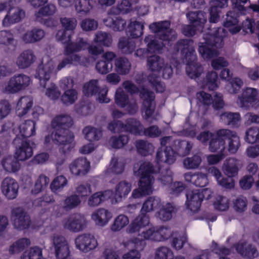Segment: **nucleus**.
<instances>
[{"instance_id": "f257e3e1", "label": "nucleus", "mask_w": 259, "mask_h": 259, "mask_svg": "<svg viewBox=\"0 0 259 259\" xmlns=\"http://www.w3.org/2000/svg\"><path fill=\"white\" fill-rule=\"evenodd\" d=\"M176 153L170 147H166L164 151L158 150L156 154V161L159 167L154 168L149 161H144L134 165V172L135 176L140 178L139 188L135 189L132 196L134 198H139L143 195H149L153 192L154 177L152 176L157 172L160 173L159 180L163 185H166L172 181V172L165 167V170L161 169L164 167L163 164H172L176 160Z\"/></svg>"}, {"instance_id": "f03ea898", "label": "nucleus", "mask_w": 259, "mask_h": 259, "mask_svg": "<svg viewBox=\"0 0 259 259\" xmlns=\"http://www.w3.org/2000/svg\"><path fill=\"white\" fill-rule=\"evenodd\" d=\"M72 124L71 117L65 114L56 116L52 121L53 128L51 135L52 141L56 144L62 145L63 153L70 150L74 146V136L68 128Z\"/></svg>"}, {"instance_id": "7ed1b4c3", "label": "nucleus", "mask_w": 259, "mask_h": 259, "mask_svg": "<svg viewBox=\"0 0 259 259\" xmlns=\"http://www.w3.org/2000/svg\"><path fill=\"white\" fill-rule=\"evenodd\" d=\"M108 129L114 133L128 132L136 135H144L151 138L159 137L162 134V131L157 125H152L143 129L141 122L135 118L127 119L125 124L120 121L114 120L109 124Z\"/></svg>"}, {"instance_id": "20e7f679", "label": "nucleus", "mask_w": 259, "mask_h": 259, "mask_svg": "<svg viewBox=\"0 0 259 259\" xmlns=\"http://www.w3.org/2000/svg\"><path fill=\"white\" fill-rule=\"evenodd\" d=\"M147 66L153 72L148 77L149 82L157 92L162 93L165 90V85L159 80L158 76L161 74L165 79L170 78L173 72L171 67L165 64L164 59L157 55L148 57Z\"/></svg>"}, {"instance_id": "39448f33", "label": "nucleus", "mask_w": 259, "mask_h": 259, "mask_svg": "<svg viewBox=\"0 0 259 259\" xmlns=\"http://www.w3.org/2000/svg\"><path fill=\"white\" fill-rule=\"evenodd\" d=\"M227 31L223 28H218L213 31V34H207L204 36L205 41L199 46V52L205 59H208L219 55L217 48H221L223 38L226 36Z\"/></svg>"}, {"instance_id": "423d86ee", "label": "nucleus", "mask_w": 259, "mask_h": 259, "mask_svg": "<svg viewBox=\"0 0 259 259\" xmlns=\"http://www.w3.org/2000/svg\"><path fill=\"white\" fill-rule=\"evenodd\" d=\"M173 235L171 229L167 226H152L149 229L142 232L138 238L134 240L135 247L140 249H143L146 245L145 240L154 242H163L168 240Z\"/></svg>"}, {"instance_id": "0eeeda50", "label": "nucleus", "mask_w": 259, "mask_h": 259, "mask_svg": "<svg viewBox=\"0 0 259 259\" xmlns=\"http://www.w3.org/2000/svg\"><path fill=\"white\" fill-rule=\"evenodd\" d=\"M70 64L71 61L69 60V58L66 57L59 60V64L55 68L54 61L52 59H50L47 63H42L38 66L35 77L39 79L40 85L44 88H46L47 83L52 74H56L59 71Z\"/></svg>"}, {"instance_id": "6e6552de", "label": "nucleus", "mask_w": 259, "mask_h": 259, "mask_svg": "<svg viewBox=\"0 0 259 259\" xmlns=\"http://www.w3.org/2000/svg\"><path fill=\"white\" fill-rule=\"evenodd\" d=\"M131 10V3L127 0H121L117 7H112L108 11L107 17L104 19L103 23L114 31H122L125 28L126 22L116 15L120 13H127Z\"/></svg>"}, {"instance_id": "1a4fd4ad", "label": "nucleus", "mask_w": 259, "mask_h": 259, "mask_svg": "<svg viewBox=\"0 0 259 259\" xmlns=\"http://www.w3.org/2000/svg\"><path fill=\"white\" fill-rule=\"evenodd\" d=\"M140 97L143 100L141 107L143 118L150 123L158 121L161 115L158 111H156L154 93L143 88L140 92Z\"/></svg>"}, {"instance_id": "9d476101", "label": "nucleus", "mask_w": 259, "mask_h": 259, "mask_svg": "<svg viewBox=\"0 0 259 259\" xmlns=\"http://www.w3.org/2000/svg\"><path fill=\"white\" fill-rule=\"evenodd\" d=\"M30 82L29 76L22 73L15 74L5 83L2 91L6 94H16L25 90Z\"/></svg>"}, {"instance_id": "9b49d317", "label": "nucleus", "mask_w": 259, "mask_h": 259, "mask_svg": "<svg viewBox=\"0 0 259 259\" xmlns=\"http://www.w3.org/2000/svg\"><path fill=\"white\" fill-rule=\"evenodd\" d=\"M170 25L169 21H163L153 23L149 26L150 29L163 41L162 45H169L177 37L176 32L170 29Z\"/></svg>"}, {"instance_id": "f8f14e48", "label": "nucleus", "mask_w": 259, "mask_h": 259, "mask_svg": "<svg viewBox=\"0 0 259 259\" xmlns=\"http://www.w3.org/2000/svg\"><path fill=\"white\" fill-rule=\"evenodd\" d=\"M87 48L90 54L95 56L101 54L104 51L102 47L93 45L88 46L87 39L78 37L75 42H70L65 46L64 54L68 56L74 52H80Z\"/></svg>"}, {"instance_id": "ddd939ff", "label": "nucleus", "mask_w": 259, "mask_h": 259, "mask_svg": "<svg viewBox=\"0 0 259 259\" xmlns=\"http://www.w3.org/2000/svg\"><path fill=\"white\" fill-rule=\"evenodd\" d=\"M237 104L245 109L259 106V90L253 88H246L238 96Z\"/></svg>"}, {"instance_id": "4468645a", "label": "nucleus", "mask_w": 259, "mask_h": 259, "mask_svg": "<svg viewBox=\"0 0 259 259\" xmlns=\"http://www.w3.org/2000/svg\"><path fill=\"white\" fill-rule=\"evenodd\" d=\"M51 250L56 259H69L70 250L67 239L61 236H56L52 239Z\"/></svg>"}, {"instance_id": "2eb2a0df", "label": "nucleus", "mask_w": 259, "mask_h": 259, "mask_svg": "<svg viewBox=\"0 0 259 259\" xmlns=\"http://www.w3.org/2000/svg\"><path fill=\"white\" fill-rule=\"evenodd\" d=\"M116 104L121 108L126 107L128 113L135 114L138 110V106L136 100L129 99L127 95L120 88H118L115 95Z\"/></svg>"}, {"instance_id": "dca6fc26", "label": "nucleus", "mask_w": 259, "mask_h": 259, "mask_svg": "<svg viewBox=\"0 0 259 259\" xmlns=\"http://www.w3.org/2000/svg\"><path fill=\"white\" fill-rule=\"evenodd\" d=\"M60 22L64 30H59L56 35L58 41L63 44L67 43L66 46L70 43L71 35H66V31H73L75 29L77 21L75 18L62 17L60 18Z\"/></svg>"}, {"instance_id": "f3484780", "label": "nucleus", "mask_w": 259, "mask_h": 259, "mask_svg": "<svg viewBox=\"0 0 259 259\" xmlns=\"http://www.w3.org/2000/svg\"><path fill=\"white\" fill-rule=\"evenodd\" d=\"M15 146V156L18 160L24 161L30 158L33 155V149L29 142L21 139L19 134L13 141Z\"/></svg>"}, {"instance_id": "a211bd4d", "label": "nucleus", "mask_w": 259, "mask_h": 259, "mask_svg": "<svg viewBox=\"0 0 259 259\" xmlns=\"http://www.w3.org/2000/svg\"><path fill=\"white\" fill-rule=\"evenodd\" d=\"M64 228L73 232H79L87 226V221L83 215L73 214L65 219L62 222Z\"/></svg>"}, {"instance_id": "6ab92c4d", "label": "nucleus", "mask_w": 259, "mask_h": 259, "mask_svg": "<svg viewBox=\"0 0 259 259\" xmlns=\"http://www.w3.org/2000/svg\"><path fill=\"white\" fill-rule=\"evenodd\" d=\"M108 92L107 88L100 89L98 85L97 80H92L88 83H85L83 88V93L86 96H90L98 94V100L100 103H108L110 99L106 97Z\"/></svg>"}, {"instance_id": "aec40b11", "label": "nucleus", "mask_w": 259, "mask_h": 259, "mask_svg": "<svg viewBox=\"0 0 259 259\" xmlns=\"http://www.w3.org/2000/svg\"><path fill=\"white\" fill-rule=\"evenodd\" d=\"M75 243L77 249L85 252L94 249L98 245L97 241L94 236L88 233L78 236L75 240Z\"/></svg>"}, {"instance_id": "412c9836", "label": "nucleus", "mask_w": 259, "mask_h": 259, "mask_svg": "<svg viewBox=\"0 0 259 259\" xmlns=\"http://www.w3.org/2000/svg\"><path fill=\"white\" fill-rule=\"evenodd\" d=\"M90 169V162L85 157H79L73 160L69 165L71 174L75 176H84Z\"/></svg>"}, {"instance_id": "4be33fe9", "label": "nucleus", "mask_w": 259, "mask_h": 259, "mask_svg": "<svg viewBox=\"0 0 259 259\" xmlns=\"http://www.w3.org/2000/svg\"><path fill=\"white\" fill-rule=\"evenodd\" d=\"M150 224V217L147 214L141 213L137 216L129 225L127 228V232L130 233H138V235L140 233V231L145 227L148 226ZM140 238L139 235L138 237L132 240L131 242L134 244V240Z\"/></svg>"}, {"instance_id": "5701e85b", "label": "nucleus", "mask_w": 259, "mask_h": 259, "mask_svg": "<svg viewBox=\"0 0 259 259\" xmlns=\"http://www.w3.org/2000/svg\"><path fill=\"white\" fill-rule=\"evenodd\" d=\"M232 74L228 69H223L221 73V78L227 81H229L226 85L225 89L230 94H236L243 85V81L238 77L231 79Z\"/></svg>"}, {"instance_id": "b1692460", "label": "nucleus", "mask_w": 259, "mask_h": 259, "mask_svg": "<svg viewBox=\"0 0 259 259\" xmlns=\"http://www.w3.org/2000/svg\"><path fill=\"white\" fill-rule=\"evenodd\" d=\"M219 137H224L229 140L228 151L231 154H235L240 147L239 138L236 133L228 129H221L217 131Z\"/></svg>"}, {"instance_id": "393cba45", "label": "nucleus", "mask_w": 259, "mask_h": 259, "mask_svg": "<svg viewBox=\"0 0 259 259\" xmlns=\"http://www.w3.org/2000/svg\"><path fill=\"white\" fill-rule=\"evenodd\" d=\"M196 96L198 101L204 105H209L212 103L215 109L222 108L224 106L223 96L221 94L216 93L213 100L210 94L204 92L198 93Z\"/></svg>"}, {"instance_id": "a878e982", "label": "nucleus", "mask_w": 259, "mask_h": 259, "mask_svg": "<svg viewBox=\"0 0 259 259\" xmlns=\"http://www.w3.org/2000/svg\"><path fill=\"white\" fill-rule=\"evenodd\" d=\"M12 219L14 227L19 230L27 228L30 224V218L22 208L18 207L13 209Z\"/></svg>"}, {"instance_id": "bb28decb", "label": "nucleus", "mask_w": 259, "mask_h": 259, "mask_svg": "<svg viewBox=\"0 0 259 259\" xmlns=\"http://www.w3.org/2000/svg\"><path fill=\"white\" fill-rule=\"evenodd\" d=\"M17 4L13 2L9 4V9L8 14L5 16L3 21L4 26H8L11 24L19 22L25 16V12L18 7H16Z\"/></svg>"}, {"instance_id": "cd10ccee", "label": "nucleus", "mask_w": 259, "mask_h": 259, "mask_svg": "<svg viewBox=\"0 0 259 259\" xmlns=\"http://www.w3.org/2000/svg\"><path fill=\"white\" fill-rule=\"evenodd\" d=\"M19 185L15 180L10 177L6 178L2 182V193L9 199H14L18 195Z\"/></svg>"}, {"instance_id": "c85d7f7f", "label": "nucleus", "mask_w": 259, "mask_h": 259, "mask_svg": "<svg viewBox=\"0 0 259 259\" xmlns=\"http://www.w3.org/2000/svg\"><path fill=\"white\" fill-rule=\"evenodd\" d=\"M131 184L125 181L119 183L116 186L114 192L112 191L110 198L112 203L118 202L120 201L122 198L126 197L131 191Z\"/></svg>"}, {"instance_id": "c756f323", "label": "nucleus", "mask_w": 259, "mask_h": 259, "mask_svg": "<svg viewBox=\"0 0 259 259\" xmlns=\"http://www.w3.org/2000/svg\"><path fill=\"white\" fill-rule=\"evenodd\" d=\"M112 218L110 211L105 208H99L91 214V219L95 224L99 227H104L108 224Z\"/></svg>"}, {"instance_id": "7c9ffc66", "label": "nucleus", "mask_w": 259, "mask_h": 259, "mask_svg": "<svg viewBox=\"0 0 259 259\" xmlns=\"http://www.w3.org/2000/svg\"><path fill=\"white\" fill-rule=\"evenodd\" d=\"M35 123L32 120H28L19 127L13 128V131L16 134V137L19 134L20 139L25 140V138L30 137L35 134Z\"/></svg>"}, {"instance_id": "2f4dec72", "label": "nucleus", "mask_w": 259, "mask_h": 259, "mask_svg": "<svg viewBox=\"0 0 259 259\" xmlns=\"http://www.w3.org/2000/svg\"><path fill=\"white\" fill-rule=\"evenodd\" d=\"M80 202V198L77 194L68 196L64 200L62 207L59 206L54 207L55 215L57 217H60L62 214V212H60L63 209L66 210H71L79 205Z\"/></svg>"}, {"instance_id": "473e14b6", "label": "nucleus", "mask_w": 259, "mask_h": 259, "mask_svg": "<svg viewBox=\"0 0 259 259\" xmlns=\"http://www.w3.org/2000/svg\"><path fill=\"white\" fill-rule=\"evenodd\" d=\"M144 41L147 44V49H138L135 53V55L141 59L146 57L148 52H155L161 48V46L157 43L155 37L152 35L146 36Z\"/></svg>"}, {"instance_id": "72a5a7b5", "label": "nucleus", "mask_w": 259, "mask_h": 259, "mask_svg": "<svg viewBox=\"0 0 259 259\" xmlns=\"http://www.w3.org/2000/svg\"><path fill=\"white\" fill-rule=\"evenodd\" d=\"M36 57L31 50H27L20 54L16 61L17 66L20 68H26L35 62Z\"/></svg>"}, {"instance_id": "f704fd0d", "label": "nucleus", "mask_w": 259, "mask_h": 259, "mask_svg": "<svg viewBox=\"0 0 259 259\" xmlns=\"http://www.w3.org/2000/svg\"><path fill=\"white\" fill-rule=\"evenodd\" d=\"M33 100L29 96L21 97L18 100L16 107V113L19 117L25 116L33 105Z\"/></svg>"}, {"instance_id": "c9c22d12", "label": "nucleus", "mask_w": 259, "mask_h": 259, "mask_svg": "<svg viewBox=\"0 0 259 259\" xmlns=\"http://www.w3.org/2000/svg\"><path fill=\"white\" fill-rule=\"evenodd\" d=\"M209 172L215 177L218 184L221 186L226 189H231L234 187V181L232 178H224L221 171L216 167L210 168Z\"/></svg>"}, {"instance_id": "e433bc0d", "label": "nucleus", "mask_w": 259, "mask_h": 259, "mask_svg": "<svg viewBox=\"0 0 259 259\" xmlns=\"http://www.w3.org/2000/svg\"><path fill=\"white\" fill-rule=\"evenodd\" d=\"M131 62L125 57H118L114 60V70L119 75L128 74L131 71Z\"/></svg>"}, {"instance_id": "4c0bfd02", "label": "nucleus", "mask_w": 259, "mask_h": 259, "mask_svg": "<svg viewBox=\"0 0 259 259\" xmlns=\"http://www.w3.org/2000/svg\"><path fill=\"white\" fill-rule=\"evenodd\" d=\"M224 173L228 177H233L238 174V160L234 158L226 160L222 167Z\"/></svg>"}, {"instance_id": "58836bf2", "label": "nucleus", "mask_w": 259, "mask_h": 259, "mask_svg": "<svg viewBox=\"0 0 259 259\" xmlns=\"http://www.w3.org/2000/svg\"><path fill=\"white\" fill-rule=\"evenodd\" d=\"M220 118L224 123L233 127H238L241 121V116L238 112H226L220 115Z\"/></svg>"}, {"instance_id": "ea45409f", "label": "nucleus", "mask_w": 259, "mask_h": 259, "mask_svg": "<svg viewBox=\"0 0 259 259\" xmlns=\"http://www.w3.org/2000/svg\"><path fill=\"white\" fill-rule=\"evenodd\" d=\"M112 195L111 190L104 192H98L94 193L89 199L88 204L91 206H96L100 204L104 201L110 199Z\"/></svg>"}, {"instance_id": "a19ab883", "label": "nucleus", "mask_w": 259, "mask_h": 259, "mask_svg": "<svg viewBox=\"0 0 259 259\" xmlns=\"http://www.w3.org/2000/svg\"><path fill=\"white\" fill-rule=\"evenodd\" d=\"M236 249L241 255L248 258L255 257L257 256V250L254 247L246 246V242L241 240L236 245Z\"/></svg>"}, {"instance_id": "79ce46f5", "label": "nucleus", "mask_w": 259, "mask_h": 259, "mask_svg": "<svg viewBox=\"0 0 259 259\" xmlns=\"http://www.w3.org/2000/svg\"><path fill=\"white\" fill-rule=\"evenodd\" d=\"M55 11L56 7L54 5H48L41 8L39 11L35 14L36 20L41 23L49 25L50 20H48L44 17L53 15Z\"/></svg>"}, {"instance_id": "37998d69", "label": "nucleus", "mask_w": 259, "mask_h": 259, "mask_svg": "<svg viewBox=\"0 0 259 259\" xmlns=\"http://www.w3.org/2000/svg\"><path fill=\"white\" fill-rule=\"evenodd\" d=\"M161 206V200L158 197L155 196L149 197L143 204L140 213L147 214L159 208Z\"/></svg>"}, {"instance_id": "c03bdc74", "label": "nucleus", "mask_w": 259, "mask_h": 259, "mask_svg": "<svg viewBox=\"0 0 259 259\" xmlns=\"http://www.w3.org/2000/svg\"><path fill=\"white\" fill-rule=\"evenodd\" d=\"M137 41L133 38H121L118 44V49L125 54L132 53L135 50Z\"/></svg>"}, {"instance_id": "a18cd8bd", "label": "nucleus", "mask_w": 259, "mask_h": 259, "mask_svg": "<svg viewBox=\"0 0 259 259\" xmlns=\"http://www.w3.org/2000/svg\"><path fill=\"white\" fill-rule=\"evenodd\" d=\"M137 152L143 156L151 154L154 150L153 145L147 141L143 140H137L135 143Z\"/></svg>"}, {"instance_id": "49530a36", "label": "nucleus", "mask_w": 259, "mask_h": 259, "mask_svg": "<svg viewBox=\"0 0 259 259\" xmlns=\"http://www.w3.org/2000/svg\"><path fill=\"white\" fill-rule=\"evenodd\" d=\"M143 23L139 21H131L127 28V32L134 38H138L143 35Z\"/></svg>"}, {"instance_id": "de8ad7c7", "label": "nucleus", "mask_w": 259, "mask_h": 259, "mask_svg": "<svg viewBox=\"0 0 259 259\" xmlns=\"http://www.w3.org/2000/svg\"><path fill=\"white\" fill-rule=\"evenodd\" d=\"M192 44L193 41L188 39L180 40L175 46V48L177 52L181 51L182 54H185L187 60L190 56H192V52L190 46Z\"/></svg>"}, {"instance_id": "09e8293b", "label": "nucleus", "mask_w": 259, "mask_h": 259, "mask_svg": "<svg viewBox=\"0 0 259 259\" xmlns=\"http://www.w3.org/2000/svg\"><path fill=\"white\" fill-rule=\"evenodd\" d=\"M94 42L101 46L109 47L112 43V38L110 34L103 31H98L94 39Z\"/></svg>"}, {"instance_id": "8fccbe9b", "label": "nucleus", "mask_w": 259, "mask_h": 259, "mask_svg": "<svg viewBox=\"0 0 259 259\" xmlns=\"http://www.w3.org/2000/svg\"><path fill=\"white\" fill-rule=\"evenodd\" d=\"M2 165L6 171L12 172L17 171L20 168L18 159L12 156H9L3 159Z\"/></svg>"}, {"instance_id": "3c124183", "label": "nucleus", "mask_w": 259, "mask_h": 259, "mask_svg": "<svg viewBox=\"0 0 259 259\" xmlns=\"http://www.w3.org/2000/svg\"><path fill=\"white\" fill-rule=\"evenodd\" d=\"M238 22V19L234 12H229L227 14L226 22H224V26L229 27L231 26H234L229 29L232 34L238 32L240 30V28L238 26H235Z\"/></svg>"}, {"instance_id": "603ef678", "label": "nucleus", "mask_w": 259, "mask_h": 259, "mask_svg": "<svg viewBox=\"0 0 259 259\" xmlns=\"http://www.w3.org/2000/svg\"><path fill=\"white\" fill-rule=\"evenodd\" d=\"M129 224L128 218L124 214H119L116 217L113 224L110 226L112 231H120Z\"/></svg>"}, {"instance_id": "864d4df0", "label": "nucleus", "mask_w": 259, "mask_h": 259, "mask_svg": "<svg viewBox=\"0 0 259 259\" xmlns=\"http://www.w3.org/2000/svg\"><path fill=\"white\" fill-rule=\"evenodd\" d=\"M50 182L49 178L44 175H40L35 181L34 186L31 190L32 194H37L44 191Z\"/></svg>"}, {"instance_id": "5fc2aeb1", "label": "nucleus", "mask_w": 259, "mask_h": 259, "mask_svg": "<svg viewBox=\"0 0 259 259\" xmlns=\"http://www.w3.org/2000/svg\"><path fill=\"white\" fill-rule=\"evenodd\" d=\"M223 137H219L217 134L215 137L209 142V149L212 152L220 150L219 153H224L225 150V142Z\"/></svg>"}, {"instance_id": "6e6d98bb", "label": "nucleus", "mask_w": 259, "mask_h": 259, "mask_svg": "<svg viewBox=\"0 0 259 259\" xmlns=\"http://www.w3.org/2000/svg\"><path fill=\"white\" fill-rule=\"evenodd\" d=\"M93 0H78L75 4L77 13L83 15L88 14L93 8Z\"/></svg>"}, {"instance_id": "4d7b16f0", "label": "nucleus", "mask_w": 259, "mask_h": 259, "mask_svg": "<svg viewBox=\"0 0 259 259\" xmlns=\"http://www.w3.org/2000/svg\"><path fill=\"white\" fill-rule=\"evenodd\" d=\"M175 207L170 203H167L160 209L157 217L163 221H168L171 218L172 213L175 212Z\"/></svg>"}, {"instance_id": "13d9d810", "label": "nucleus", "mask_w": 259, "mask_h": 259, "mask_svg": "<svg viewBox=\"0 0 259 259\" xmlns=\"http://www.w3.org/2000/svg\"><path fill=\"white\" fill-rule=\"evenodd\" d=\"M218 74L215 71L208 72L203 83V87H207L209 90H214L218 88Z\"/></svg>"}, {"instance_id": "bf43d9fd", "label": "nucleus", "mask_w": 259, "mask_h": 259, "mask_svg": "<svg viewBox=\"0 0 259 259\" xmlns=\"http://www.w3.org/2000/svg\"><path fill=\"white\" fill-rule=\"evenodd\" d=\"M30 244L29 239L23 238L14 243L10 247L9 251L11 253H18L23 250Z\"/></svg>"}, {"instance_id": "052dcab7", "label": "nucleus", "mask_w": 259, "mask_h": 259, "mask_svg": "<svg viewBox=\"0 0 259 259\" xmlns=\"http://www.w3.org/2000/svg\"><path fill=\"white\" fill-rule=\"evenodd\" d=\"M85 138L90 141H98L102 136L101 131L95 127L88 126L83 130Z\"/></svg>"}, {"instance_id": "680f3d73", "label": "nucleus", "mask_w": 259, "mask_h": 259, "mask_svg": "<svg viewBox=\"0 0 259 259\" xmlns=\"http://www.w3.org/2000/svg\"><path fill=\"white\" fill-rule=\"evenodd\" d=\"M124 168V163L118 161L117 158L113 157L107 169V172L108 174H121Z\"/></svg>"}, {"instance_id": "e2e57ef3", "label": "nucleus", "mask_w": 259, "mask_h": 259, "mask_svg": "<svg viewBox=\"0 0 259 259\" xmlns=\"http://www.w3.org/2000/svg\"><path fill=\"white\" fill-rule=\"evenodd\" d=\"M68 181L65 177L63 175L59 176L56 177L50 185V188L52 192H56L62 189L67 186Z\"/></svg>"}, {"instance_id": "0e129e2a", "label": "nucleus", "mask_w": 259, "mask_h": 259, "mask_svg": "<svg viewBox=\"0 0 259 259\" xmlns=\"http://www.w3.org/2000/svg\"><path fill=\"white\" fill-rule=\"evenodd\" d=\"M245 141L250 144L259 142V128L254 126L247 130L245 133Z\"/></svg>"}, {"instance_id": "69168bd1", "label": "nucleus", "mask_w": 259, "mask_h": 259, "mask_svg": "<svg viewBox=\"0 0 259 259\" xmlns=\"http://www.w3.org/2000/svg\"><path fill=\"white\" fill-rule=\"evenodd\" d=\"M77 99V93L74 89L66 90L61 96L62 102L66 105L72 104Z\"/></svg>"}, {"instance_id": "338daca9", "label": "nucleus", "mask_w": 259, "mask_h": 259, "mask_svg": "<svg viewBox=\"0 0 259 259\" xmlns=\"http://www.w3.org/2000/svg\"><path fill=\"white\" fill-rule=\"evenodd\" d=\"M229 199L223 196H218L213 202L214 209L219 211H226L229 208Z\"/></svg>"}, {"instance_id": "774afa93", "label": "nucleus", "mask_w": 259, "mask_h": 259, "mask_svg": "<svg viewBox=\"0 0 259 259\" xmlns=\"http://www.w3.org/2000/svg\"><path fill=\"white\" fill-rule=\"evenodd\" d=\"M21 259H45L42 255V250L38 247H32L29 251H25Z\"/></svg>"}]
</instances>
